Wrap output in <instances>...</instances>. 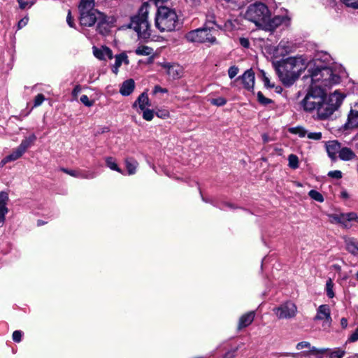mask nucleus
Listing matches in <instances>:
<instances>
[{"mask_svg": "<svg viewBox=\"0 0 358 358\" xmlns=\"http://www.w3.org/2000/svg\"><path fill=\"white\" fill-rule=\"evenodd\" d=\"M153 49L150 47L142 45L136 48L135 52L138 55L148 56L152 53Z\"/></svg>", "mask_w": 358, "mask_h": 358, "instance_id": "obj_31", "label": "nucleus"}, {"mask_svg": "<svg viewBox=\"0 0 358 358\" xmlns=\"http://www.w3.org/2000/svg\"><path fill=\"white\" fill-rule=\"evenodd\" d=\"M308 64L303 56H296L275 62L273 65L283 85L290 86L308 68Z\"/></svg>", "mask_w": 358, "mask_h": 358, "instance_id": "obj_3", "label": "nucleus"}, {"mask_svg": "<svg viewBox=\"0 0 358 358\" xmlns=\"http://www.w3.org/2000/svg\"><path fill=\"white\" fill-rule=\"evenodd\" d=\"M159 65L166 70L167 74L173 79H178L182 76V66L176 64L160 63Z\"/></svg>", "mask_w": 358, "mask_h": 358, "instance_id": "obj_12", "label": "nucleus"}, {"mask_svg": "<svg viewBox=\"0 0 358 358\" xmlns=\"http://www.w3.org/2000/svg\"><path fill=\"white\" fill-rule=\"evenodd\" d=\"M329 221L333 224H340L345 227H350V222H358V216L355 213H336L329 215Z\"/></svg>", "mask_w": 358, "mask_h": 358, "instance_id": "obj_8", "label": "nucleus"}, {"mask_svg": "<svg viewBox=\"0 0 358 358\" xmlns=\"http://www.w3.org/2000/svg\"><path fill=\"white\" fill-rule=\"evenodd\" d=\"M289 166L293 169L299 167V158L296 155L291 154L288 157Z\"/></svg>", "mask_w": 358, "mask_h": 358, "instance_id": "obj_34", "label": "nucleus"}, {"mask_svg": "<svg viewBox=\"0 0 358 358\" xmlns=\"http://www.w3.org/2000/svg\"><path fill=\"white\" fill-rule=\"evenodd\" d=\"M334 283L331 278H329L326 282V292L329 298L334 296V292L333 291Z\"/></svg>", "mask_w": 358, "mask_h": 358, "instance_id": "obj_36", "label": "nucleus"}, {"mask_svg": "<svg viewBox=\"0 0 358 358\" xmlns=\"http://www.w3.org/2000/svg\"><path fill=\"white\" fill-rule=\"evenodd\" d=\"M344 95L335 92L327 96L324 89L310 86L301 101L303 110L308 113H316L317 117L324 120L331 116L341 105Z\"/></svg>", "mask_w": 358, "mask_h": 358, "instance_id": "obj_1", "label": "nucleus"}, {"mask_svg": "<svg viewBox=\"0 0 358 358\" xmlns=\"http://www.w3.org/2000/svg\"><path fill=\"white\" fill-rule=\"evenodd\" d=\"M271 13L267 6L260 2L250 5L244 15V18L250 22H265L270 20Z\"/></svg>", "mask_w": 358, "mask_h": 358, "instance_id": "obj_5", "label": "nucleus"}, {"mask_svg": "<svg viewBox=\"0 0 358 358\" xmlns=\"http://www.w3.org/2000/svg\"><path fill=\"white\" fill-rule=\"evenodd\" d=\"M10 159H8V156L4 157L1 162H0V166L3 167L7 163L10 162Z\"/></svg>", "mask_w": 358, "mask_h": 358, "instance_id": "obj_61", "label": "nucleus"}, {"mask_svg": "<svg viewBox=\"0 0 358 358\" xmlns=\"http://www.w3.org/2000/svg\"><path fill=\"white\" fill-rule=\"evenodd\" d=\"M62 170L64 173H66L73 177L80 178L81 171H75V170H69V169H62Z\"/></svg>", "mask_w": 358, "mask_h": 358, "instance_id": "obj_49", "label": "nucleus"}, {"mask_svg": "<svg viewBox=\"0 0 358 358\" xmlns=\"http://www.w3.org/2000/svg\"><path fill=\"white\" fill-rule=\"evenodd\" d=\"M96 177V173L93 171H81L80 178L85 179H93Z\"/></svg>", "mask_w": 358, "mask_h": 358, "instance_id": "obj_46", "label": "nucleus"}, {"mask_svg": "<svg viewBox=\"0 0 358 358\" xmlns=\"http://www.w3.org/2000/svg\"><path fill=\"white\" fill-rule=\"evenodd\" d=\"M24 153L19 147H17L8 155V157L10 162H13L20 159Z\"/></svg>", "mask_w": 358, "mask_h": 358, "instance_id": "obj_32", "label": "nucleus"}, {"mask_svg": "<svg viewBox=\"0 0 358 358\" xmlns=\"http://www.w3.org/2000/svg\"><path fill=\"white\" fill-rule=\"evenodd\" d=\"M341 325L343 328H346L348 326V321L345 318L343 317L341 320Z\"/></svg>", "mask_w": 358, "mask_h": 358, "instance_id": "obj_62", "label": "nucleus"}, {"mask_svg": "<svg viewBox=\"0 0 358 358\" xmlns=\"http://www.w3.org/2000/svg\"><path fill=\"white\" fill-rule=\"evenodd\" d=\"M155 113L159 118L166 119L169 117V112L166 109L157 110Z\"/></svg>", "mask_w": 358, "mask_h": 358, "instance_id": "obj_45", "label": "nucleus"}, {"mask_svg": "<svg viewBox=\"0 0 358 358\" xmlns=\"http://www.w3.org/2000/svg\"><path fill=\"white\" fill-rule=\"evenodd\" d=\"M210 103L215 106H224L227 103V100H226V99H224L223 97H218L216 99H213L210 101Z\"/></svg>", "mask_w": 358, "mask_h": 358, "instance_id": "obj_43", "label": "nucleus"}, {"mask_svg": "<svg viewBox=\"0 0 358 358\" xmlns=\"http://www.w3.org/2000/svg\"><path fill=\"white\" fill-rule=\"evenodd\" d=\"M273 311L280 320H290L296 317L298 309L294 303L288 301L274 308Z\"/></svg>", "mask_w": 358, "mask_h": 358, "instance_id": "obj_7", "label": "nucleus"}, {"mask_svg": "<svg viewBox=\"0 0 358 358\" xmlns=\"http://www.w3.org/2000/svg\"><path fill=\"white\" fill-rule=\"evenodd\" d=\"M306 134L309 139L320 140L322 138V134L320 132H307Z\"/></svg>", "mask_w": 358, "mask_h": 358, "instance_id": "obj_52", "label": "nucleus"}, {"mask_svg": "<svg viewBox=\"0 0 358 358\" xmlns=\"http://www.w3.org/2000/svg\"><path fill=\"white\" fill-rule=\"evenodd\" d=\"M122 62H124L126 64H129V59L126 54L122 53L115 56V62L113 69V71L114 73L117 74L118 72V69L122 65Z\"/></svg>", "mask_w": 358, "mask_h": 358, "instance_id": "obj_24", "label": "nucleus"}, {"mask_svg": "<svg viewBox=\"0 0 358 358\" xmlns=\"http://www.w3.org/2000/svg\"><path fill=\"white\" fill-rule=\"evenodd\" d=\"M262 138H263L264 143H267V142H268L270 141V138H269L268 136L266 135V134H263L262 135Z\"/></svg>", "mask_w": 358, "mask_h": 358, "instance_id": "obj_63", "label": "nucleus"}, {"mask_svg": "<svg viewBox=\"0 0 358 358\" xmlns=\"http://www.w3.org/2000/svg\"><path fill=\"white\" fill-rule=\"evenodd\" d=\"M345 350L341 349V348H328V354L327 357L328 358H343L345 355Z\"/></svg>", "mask_w": 358, "mask_h": 358, "instance_id": "obj_28", "label": "nucleus"}, {"mask_svg": "<svg viewBox=\"0 0 358 358\" xmlns=\"http://www.w3.org/2000/svg\"><path fill=\"white\" fill-rule=\"evenodd\" d=\"M168 91L165 88H162L159 85H156L155 87H154V90H153V93L154 94H157L158 92H162V93H166Z\"/></svg>", "mask_w": 358, "mask_h": 358, "instance_id": "obj_57", "label": "nucleus"}, {"mask_svg": "<svg viewBox=\"0 0 358 358\" xmlns=\"http://www.w3.org/2000/svg\"><path fill=\"white\" fill-rule=\"evenodd\" d=\"M313 346L308 341H301L297 343L296 345V348L297 350L301 351V352H307L308 355H310L311 350Z\"/></svg>", "mask_w": 358, "mask_h": 358, "instance_id": "obj_29", "label": "nucleus"}, {"mask_svg": "<svg viewBox=\"0 0 358 358\" xmlns=\"http://www.w3.org/2000/svg\"><path fill=\"white\" fill-rule=\"evenodd\" d=\"M106 25L108 24H98L96 29L103 35H106L108 33L109 29L106 27Z\"/></svg>", "mask_w": 358, "mask_h": 358, "instance_id": "obj_51", "label": "nucleus"}, {"mask_svg": "<svg viewBox=\"0 0 358 358\" xmlns=\"http://www.w3.org/2000/svg\"><path fill=\"white\" fill-rule=\"evenodd\" d=\"M153 29H159L163 32L164 31H172L175 29V24H152Z\"/></svg>", "mask_w": 358, "mask_h": 358, "instance_id": "obj_30", "label": "nucleus"}, {"mask_svg": "<svg viewBox=\"0 0 358 358\" xmlns=\"http://www.w3.org/2000/svg\"><path fill=\"white\" fill-rule=\"evenodd\" d=\"M80 101L86 106L91 107L94 105V101L90 100L87 95H83L80 97Z\"/></svg>", "mask_w": 358, "mask_h": 358, "instance_id": "obj_47", "label": "nucleus"}, {"mask_svg": "<svg viewBox=\"0 0 358 358\" xmlns=\"http://www.w3.org/2000/svg\"><path fill=\"white\" fill-rule=\"evenodd\" d=\"M263 80L264 83V85L269 88H273L274 87L273 84H271L270 80L265 75V73H263Z\"/></svg>", "mask_w": 358, "mask_h": 358, "instance_id": "obj_56", "label": "nucleus"}, {"mask_svg": "<svg viewBox=\"0 0 358 358\" xmlns=\"http://www.w3.org/2000/svg\"><path fill=\"white\" fill-rule=\"evenodd\" d=\"M342 2L348 7L352 8H358V0H341Z\"/></svg>", "mask_w": 358, "mask_h": 358, "instance_id": "obj_44", "label": "nucleus"}, {"mask_svg": "<svg viewBox=\"0 0 358 358\" xmlns=\"http://www.w3.org/2000/svg\"><path fill=\"white\" fill-rule=\"evenodd\" d=\"M341 145L336 141H331L327 144V151L331 158H335L336 153H339Z\"/></svg>", "mask_w": 358, "mask_h": 358, "instance_id": "obj_21", "label": "nucleus"}, {"mask_svg": "<svg viewBox=\"0 0 358 358\" xmlns=\"http://www.w3.org/2000/svg\"><path fill=\"white\" fill-rule=\"evenodd\" d=\"M338 157L342 160L349 161L355 158L356 155L350 148L344 147L339 150Z\"/></svg>", "mask_w": 358, "mask_h": 358, "instance_id": "obj_22", "label": "nucleus"}, {"mask_svg": "<svg viewBox=\"0 0 358 358\" xmlns=\"http://www.w3.org/2000/svg\"><path fill=\"white\" fill-rule=\"evenodd\" d=\"M177 18V15L173 10H171L166 6H159L157 10L155 22H159V21L176 22Z\"/></svg>", "mask_w": 358, "mask_h": 358, "instance_id": "obj_10", "label": "nucleus"}, {"mask_svg": "<svg viewBox=\"0 0 358 358\" xmlns=\"http://www.w3.org/2000/svg\"><path fill=\"white\" fill-rule=\"evenodd\" d=\"M259 29L268 30L269 32L273 31L276 27L277 24H256Z\"/></svg>", "mask_w": 358, "mask_h": 358, "instance_id": "obj_39", "label": "nucleus"}, {"mask_svg": "<svg viewBox=\"0 0 358 358\" xmlns=\"http://www.w3.org/2000/svg\"><path fill=\"white\" fill-rule=\"evenodd\" d=\"M148 4L144 3L138 10L137 15L131 18V22H148Z\"/></svg>", "mask_w": 358, "mask_h": 358, "instance_id": "obj_15", "label": "nucleus"}, {"mask_svg": "<svg viewBox=\"0 0 358 358\" xmlns=\"http://www.w3.org/2000/svg\"><path fill=\"white\" fill-rule=\"evenodd\" d=\"M135 87V83L133 79H128L122 84L120 92L123 96H128L132 93Z\"/></svg>", "mask_w": 358, "mask_h": 358, "instance_id": "obj_19", "label": "nucleus"}, {"mask_svg": "<svg viewBox=\"0 0 358 358\" xmlns=\"http://www.w3.org/2000/svg\"><path fill=\"white\" fill-rule=\"evenodd\" d=\"M322 57H324V62L326 63H329L331 60L330 55L327 53L323 54L322 56L318 54L314 62L308 64V75L307 78H310V86H315L324 90L338 83L340 77L330 68L322 64Z\"/></svg>", "mask_w": 358, "mask_h": 358, "instance_id": "obj_2", "label": "nucleus"}, {"mask_svg": "<svg viewBox=\"0 0 358 358\" xmlns=\"http://www.w3.org/2000/svg\"><path fill=\"white\" fill-rule=\"evenodd\" d=\"M315 320H323V327L329 328L331 323V317L329 307L327 305H321L317 308Z\"/></svg>", "mask_w": 358, "mask_h": 358, "instance_id": "obj_11", "label": "nucleus"}, {"mask_svg": "<svg viewBox=\"0 0 358 358\" xmlns=\"http://www.w3.org/2000/svg\"><path fill=\"white\" fill-rule=\"evenodd\" d=\"M8 193L0 192V227L3 225L6 220V215L8 213Z\"/></svg>", "mask_w": 358, "mask_h": 358, "instance_id": "obj_13", "label": "nucleus"}, {"mask_svg": "<svg viewBox=\"0 0 358 358\" xmlns=\"http://www.w3.org/2000/svg\"><path fill=\"white\" fill-rule=\"evenodd\" d=\"M22 333L20 331H15L13 333V340L15 342H20L21 341Z\"/></svg>", "mask_w": 358, "mask_h": 358, "instance_id": "obj_53", "label": "nucleus"}, {"mask_svg": "<svg viewBox=\"0 0 358 358\" xmlns=\"http://www.w3.org/2000/svg\"><path fill=\"white\" fill-rule=\"evenodd\" d=\"M81 92V87L80 85H76L73 92H72V94L74 97H76L78 96V94Z\"/></svg>", "mask_w": 358, "mask_h": 358, "instance_id": "obj_58", "label": "nucleus"}, {"mask_svg": "<svg viewBox=\"0 0 358 358\" xmlns=\"http://www.w3.org/2000/svg\"><path fill=\"white\" fill-rule=\"evenodd\" d=\"M235 357V352L234 351H229V352H227L223 358H234Z\"/></svg>", "mask_w": 358, "mask_h": 358, "instance_id": "obj_60", "label": "nucleus"}, {"mask_svg": "<svg viewBox=\"0 0 358 358\" xmlns=\"http://www.w3.org/2000/svg\"><path fill=\"white\" fill-rule=\"evenodd\" d=\"M291 17L288 16V15H277L274 18V21H277L278 22H286L287 21H290Z\"/></svg>", "mask_w": 358, "mask_h": 358, "instance_id": "obj_48", "label": "nucleus"}, {"mask_svg": "<svg viewBox=\"0 0 358 358\" xmlns=\"http://www.w3.org/2000/svg\"><path fill=\"white\" fill-rule=\"evenodd\" d=\"M238 79L241 80L243 87L248 90H252L255 85V73L252 69L247 70Z\"/></svg>", "mask_w": 358, "mask_h": 358, "instance_id": "obj_14", "label": "nucleus"}, {"mask_svg": "<svg viewBox=\"0 0 358 358\" xmlns=\"http://www.w3.org/2000/svg\"><path fill=\"white\" fill-rule=\"evenodd\" d=\"M36 140V136L35 134H32L29 136L23 139L18 147L23 152H25L29 148H30L32 145H34Z\"/></svg>", "mask_w": 358, "mask_h": 358, "instance_id": "obj_25", "label": "nucleus"}, {"mask_svg": "<svg viewBox=\"0 0 358 358\" xmlns=\"http://www.w3.org/2000/svg\"><path fill=\"white\" fill-rule=\"evenodd\" d=\"M92 49L94 57L100 60L105 59L106 57H108L109 59L113 58L112 51L107 47L103 46L101 48H98L94 46Z\"/></svg>", "mask_w": 358, "mask_h": 358, "instance_id": "obj_16", "label": "nucleus"}, {"mask_svg": "<svg viewBox=\"0 0 358 358\" xmlns=\"http://www.w3.org/2000/svg\"><path fill=\"white\" fill-rule=\"evenodd\" d=\"M289 131L290 133L296 134L300 137H304L307 134V131L304 128L301 127L290 128Z\"/></svg>", "mask_w": 358, "mask_h": 358, "instance_id": "obj_35", "label": "nucleus"}, {"mask_svg": "<svg viewBox=\"0 0 358 358\" xmlns=\"http://www.w3.org/2000/svg\"><path fill=\"white\" fill-rule=\"evenodd\" d=\"M45 100V96L42 94H38L36 96L34 100V107H38L42 104Z\"/></svg>", "mask_w": 358, "mask_h": 358, "instance_id": "obj_42", "label": "nucleus"}, {"mask_svg": "<svg viewBox=\"0 0 358 358\" xmlns=\"http://www.w3.org/2000/svg\"><path fill=\"white\" fill-rule=\"evenodd\" d=\"M328 354V348H317L315 347H313L311 350V352L310 355L315 356L316 358H324L327 357Z\"/></svg>", "mask_w": 358, "mask_h": 358, "instance_id": "obj_27", "label": "nucleus"}, {"mask_svg": "<svg viewBox=\"0 0 358 358\" xmlns=\"http://www.w3.org/2000/svg\"><path fill=\"white\" fill-rule=\"evenodd\" d=\"M255 315V313L254 311H250L243 315L239 319L238 329H241L249 326L254 320Z\"/></svg>", "mask_w": 358, "mask_h": 358, "instance_id": "obj_18", "label": "nucleus"}, {"mask_svg": "<svg viewBox=\"0 0 358 358\" xmlns=\"http://www.w3.org/2000/svg\"><path fill=\"white\" fill-rule=\"evenodd\" d=\"M20 8L22 9H27L29 8L32 5H34L35 1L34 0H17Z\"/></svg>", "mask_w": 358, "mask_h": 358, "instance_id": "obj_38", "label": "nucleus"}, {"mask_svg": "<svg viewBox=\"0 0 358 358\" xmlns=\"http://www.w3.org/2000/svg\"><path fill=\"white\" fill-rule=\"evenodd\" d=\"M347 125L348 128L358 127V102L351 109L348 115Z\"/></svg>", "mask_w": 358, "mask_h": 358, "instance_id": "obj_17", "label": "nucleus"}, {"mask_svg": "<svg viewBox=\"0 0 358 358\" xmlns=\"http://www.w3.org/2000/svg\"><path fill=\"white\" fill-rule=\"evenodd\" d=\"M106 163L107 166L111 170L116 171L120 173H122V170L118 167L116 162L113 157H108L106 158Z\"/></svg>", "mask_w": 358, "mask_h": 358, "instance_id": "obj_33", "label": "nucleus"}, {"mask_svg": "<svg viewBox=\"0 0 358 358\" xmlns=\"http://www.w3.org/2000/svg\"><path fill=\"white\" fill-rule=\"evenodd\" d=\"M143 111V118L147 121H151L154 117V111L150 109L141 110Z\"/></svg>", "mask_w": 358, "mask_h": 358, "instance_id": "obj_41", "label": "nucleus"}, {"mask_svg": "<svg viewBox=\"0 0 358 358\" xmlns=\"http://www.w3.org/2000/svg\"><path fill=\"white\" fill-rule=\"evenodd\" d=\"M238 69L235 66H231L228 70V75L231 79L234 78L238 74Z\"/></svg>", "mask_w": 358, "mask_h": 358, "instance_id": "obj_50", "label": "nucleus"}, {"mask_svg": "<svg viewBox=\"0 0 358 358\" xmlns=\"http://www.w3.org/2000/svg\"><path fill=\"white\" fill-rule=\"evenodd\" d=\"M127 28L133 29L137 33L138 38L143 39L156 36L152 24H129Z\"/></svg>", "mask_w": 358, "mask_h": 358, "instance_id": "obj_9", "label": "nucleus"}, {"mask_svg": "<svg viewBox=\"0 0 358 358\" xmlns=\"http://www.w3.org/2000/svg\"><path fill=\"white\" fill-rule=\"evenodd\" d=\"M328 175H329V176L334 178H336V179H339L342 177V173L340 171H330L328 173Z\"/></svg>", "mask_w": 358, "mask_h": 358, "instance_id": "obj_55", "label": "nucleus"}, {"mask_svg": "<svg viewBox=\"0 0 358 358\" xmlns=\"http://www.w3.org/2000/svg\"><path fill=\"white\" fill-rule=\"evenodd\" d=\"M285 48V45L282 44L281 43L277 46L276 51H282Z\"/></svg>", "mask_w": 358, "mask_h": 358, "instance_id": "obj_64", "label": "nucleus"}, {"mask_svg": "<svg viewBox=\"0 0 358 358\" xmlns=\"http://www.w3.org/2000/svg\"><path fill=\"white\" fill-rule=\"evenodd\" d=\"M308 195L310 197L318 202H323L324 201V197L323 196L317 191L316 190H310L308 192Z\"/></svg>", "mask_w": 358, "mask_h": 358, "instance_id": "obj_37", "label": "nucleus"}, {"mask_svg": "<svg viewBox=\"0 0 358 358\" xmlns=\"http://www.w3.org/2000/svg\"><path fill=\"white\" fill-rule=\"evenodd\" d=\"M346 250L352 255L358 256V241L353 238L345 241Z\"/></svg>", "mask_w": 358, "mask_h": 358, "instance_id": "obj_23", "label": "nucleus"}, {"mask_svg": "<svg viewBox=\"0 0 358 358\" xmlns=\"http://www.w3.org/2000/svg\"><path fill=\"white\" fill-rule=\"evenodd\" d=\"M186 38L188 41L192 43L209 42L213 43L215 41V37L212 34V30L206 27L188 32L186 34Z\"/></svg>", "mask_w": 358, "mask_h": 358, "instance_id": "obj_6", "label": "nucleus"}, {"mask_svg": "<svg viewBox=\"0 0 358 358\" xmlns=\"http://www.w3.org/2000/svg\"><path fill=\"white\" fill-rule=\"evenodd\" d=\"M125 165L127 169L128 174L134 175L136 172V169L138 166V163L137 162V161L133 159H126Z\"/></svg>", "mask_w": 358, "mask_h": 358, "instance_id": "obj_26", "label": "nucleus"}, {"mask_svg": "<svg viewBox=\"0 0 358 358\" xmlns=\"http://www.w3.org/2000/svg\"><path fill=\"white\" fill-rule=\"evenodd\" d=\"M257 96L258 101L264 106H266L272 103V100L265 97L261 92H258Z\"/></svg>", "mask_w": 358, "mask_h": 358, "instance_id": "obj_40", "label": "nucleus"}, {"mask_svg": "<svg viewBox=\"0 0 358 358\" xmlns=\"http://www.w3.org/2000/svg\"><path fill=\"white\" fill-rule=\"evenodd\" d=\"M94 0H82L79 6L80 20L85 22H105L103 13L93 8Z\"/></svg>", "mask_w": 358, "mask_h": 358, "instance_id": "obj_4", "label": "nucleus"}, {"mask_svg": "<svg viewBox=\"0 0 358 358\" xmlns=\"http://www.w3.org/2000/svg\"><path fill=\"white\" fill-rule=\"evenodd\" d=\"M136 106H138L141 110L146 109V107L151 106L148 96L145 92L139 95L137 100L134 103L133 107L135 108Z\"/></svg>", "mask_w": 358, "mask_h": 358, "instance_id": "obj_20", "label": "nucleus"}, {"mask_svg": "<svg viewBox=\"0 0 358 358\" xmlns=\"http://www.w3.org/2000/svg\"><path fill=\"white\" fill-rule=\"evenodd\" d=\"M358 341V327L356 330L350 336L348 341L349 342H356Z\"/></svg>", "mask_w": 358, "mask_h": 358, "instance_id": "obj_54", "label": "nucleus"}, {"mask_svg": "<svg viewBox=\"0 0 358 358\" xmlns=\"http://www.w3.org/2000/svg\"><path fill=\"white\" fill-rule=\"evenodd\" d=\"M240 43L244 48H248L250 45L248 40L244 38H240Z\"/></svg>", "mask_w": 358, "mask_h": 358, "instance_id": "obj_59", "label": "nucleus"}]
</instances>
